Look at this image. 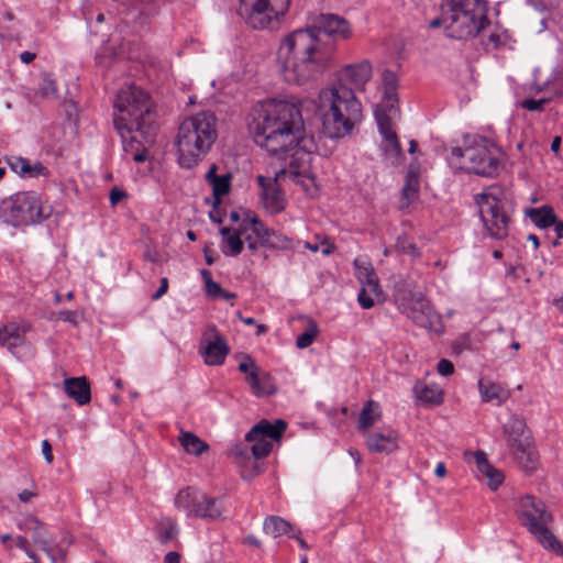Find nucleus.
<instances>
[{
    "mask_svg": "<svg viewBox=\"0 0 563 563\" xmlns=\"http://www.w3.org/2000/svg\"><path fill=\"white\" fill-rule=\"evenodd\" d=\"M526 214L540 229H547L555 223L556 216L550 206L529 208L527 209Z\"/></svg>",
    "mask_w": 563,
    "mask_h": 563,
    "instance_id": "obj_35",
    "label": "nucleus"
},
{
    "mask_svg": "<svg viewBox=\"0 0 563 563\" xmlns=\"http://www.w3.org/2000/svg\"><path fill=\"white\" fill-rule=\"evenodd\" d=\"M243 233V243H247V249L252 252H255L258 249V245L261 244V241L256 239H252L250 234L246 233V229H242Z\"/></svg>",
    "mask_w": 563,
    "mask_h": 563,
    "instance_id": "obj_55",
    "label": "nucleus"
},
{
    "mask_svg": "<svg viewBox=\"0 0 563 563\" xmlns=\"http://www.w3.org/2000/svg\"><path fill=\"white\" fill-rule=\"evenodd\" d=\"M157 533L159 542L166 544L178 536L179 528L175 520L166 518L159 522Z\"/></svg>",
    "mask_w": 563,
    "mask_h": 563,
    "instance_id": "obj_40",
    "label": "nucleus"
},
{
    "mask_svg": "<svg viewBox=\"0 0 563 563\" xmlns=\"http://www.w3.org/2000/svg\"><path fill=\"white\" fill-rule=\"evenodd\" d=\"M199 352L205 363L209 366H219L224 363L230 347L223 335L218 332L216 325L208 327L203 334Z\"/></svg>",
    "mask_w": 563,
    "mask_h": 563,
    "instance_id": "obj_17",
    "label": "nucleus"
},
{
    "mask_svg": "<svg viewBox=\"0 0 563 563\" xmlns=\"http://www.w3.org/2000/svg\"><path fill=\"white\" fill-rule=\"evenodd\" d=\"M319 332L318 324L309 319L307 329L297 338L296 345L299 349L308 347L317 338Z\"/></svg>",
    "mask_w": 563,
    "mask_h": 563,
    "instance_id": "obj_41",
    "label": "nucleus"
},
{
    "mask_svg": "<svg viewBox=\"0 0 563 563\" xmlns=\"http://www.w3.org/2000/svg\"><path fill=\"white\" fill-rule=\"evenodd\" d=\"M382 82L384 93L382 101L376 106L375 111L393 114L397 111L398 104V77L393 70L385 69L382 74Z\"/></svg>",
    "mask_w": 563,
    "mask_h": 563,
    "instance_id": "obj_20",
    "label": "nucleus"
},
{
    "mask_svg": "<svg viewBox=\"0 0 563 563\" xmlns=\"http://www.w3.org/2000/svg\"><path fill=\"white\" fill-rule=\"evenodd\" d=\"M99 48L98 51L96 52V55H95V63L96 65H102L103 64V58H104V44H106V40L103 38V34L100 35V38H99Z\"/></svg>",
    "mask_w": 563,
    "mask_h": 563,
    "instance_id": "obj_59",
    "label": "nucleus"
},
{
    "mask_svg": "<svg viewBox=\"0 0 563 563\" xmlns=\"http://www.w3.org/2000/svg\"><path fill=\"white\" fill-rule=\"evenodd\" d=\"M478 389L481 393L482 401L484 402L495 401L497 406H500L509 398L508 390L490 380L479 379Z\"/></svg>",
    "mask_w": 563,
    "mask_h": 563,
    "instance_id": "obj_32",
    "label": "nucleus"
},
{
    "mask_svg": "<svg viewBox=\"0 0 563 563\" xmlns=\"http://www.w3.org/2000/svg\"><path fill=\"white\" fill-rule=\"evenodd\" d=\"M58 89L55 79L49 74H45L34 93V101L53 100L58 97Z\"/></svg>",
    "mask_w": 563,
    "mask_h": 563,
    "instance_id": "obj_37",
    "label": "nucleus"
},
{
    "mask_svg": "<svg viewBox=\"0 0 563 563\" xmlns=\"http://www.w3.org/2000/svg\"><path fill=\"white\" fill-rule=\"evenodd\" d=\"M366 446L373 453L391 454L398 450V433L393 429L369 432L366 437Z\"/></svg>",
    "mask_w": 563,
    "mask_h": 563,
    "instance_id": "obj_21",
    "label": "nucleus"
},
{
    "mask_svg": "<svg viewBox=\"0 0 563 563\" xmlns=\"http://www.w3.org/2000/svg\"><path fill=\"white\" fill-rule=\"evenodd\" d=\"M29 330L27 325L20 324L15 321L8 322L0 327V346L7 347L8 351L14 354V350L25 342V333Z\"/></svg>",
    "mask_w": 563,
    "mask_h": 563,
    "instance_id": "obj_23",
    "label": "nucleus"
},
{
    "mask_svg": "<svg viewBox=\"0 0 563 563\" xmlns=\"http://www.w3.org/2000/svg\"><path fill=\"white\" fill-rule=\"evenodd\" d=\"M356 278L362 284V287H368L369 292L374 294L377 301H380L384 291L379 286L378 277L369 263L355 261Z\"/></svg>",
    "mask_w": 563,
    "mask_h": 563,
    "instance_id": "obj_28",
    "label": "nucleus"
},
{
    "mask_svg": "<svg viewBox=\"0 0 563 563\" xmlns=\"http://www.w3.org/2000/svg\"><path fill=\"white\" fill-rule=\"evenodd\" d=\"M64 390L79 406H84L91 400L90 385L85 376L64 379Z\"/></svg>",
    "mask_w": 563,
    "mask_h": 563,
    "instance_id": "obj_26",
    "label": "nucleus"
},
{
    "mask_svg": "<svg viewBox=\"0 0 563 563\" xmlns=\"http://www.w3.org/2000/svg\"><path fill=\"white\" fill-rule=\"evenodd\" d=\"M305 247L310 250L313 253L321 252L323 255H329L333 252L334 246L329 243L327 240H323L321 243H311L306 242Z\"/></svg>",
    "mask_w": 563,
    "mask_h": 563,
    "instance_id": "obj_47",
    "label": "nucleus"
},
{
    "mask_svg": "<svg viewBox=\"0 0 563 563\" xmlns=\"http://www.w3.org/2000/svg\"><path fill=\"white\" fill-rule=\"evenodd\" d=\"M228 508L225 499L222 497H212L202 493V500L199 504L195 518L206 521H223L227 519Z\"/></svg>",
    "mask_w": 563,
    "mask_h": 563,
    "instance_id": "obj_22",
    "label": "nucleus"
},
{
    "mask_svg": "<svg viewBox=\"0 0 563 563\" xmlns=\"http://www.w3.org/2000/svg\"><path fill=\"white\" fill-rule=\"evenodd\" d=\"M264 532L273 538H278L282 536H290L294 528L285 519L278 516H268L265 518L263 523Z\"/></svg>",
    "mask_w": 563,
    "mask_h": 563,
    "instance_id": "obj_34",
    "label": "nucleus"
},
{
    "mask_svg": "<svg viewBox=\"0 0 563 563\" xmlns=\"http://www.w3.org/2000/svg\"><path fill=\"white\" fill-rule=\"evenodd\" d=\"M231 175L224 174L221 175L219 178L214 179L210 185L212 187V194L216 199V202H220V198L223 195H227L230 191L231 188Z\"/></svg>",
    "mask_w": 563,
    "mask_h": 563,
    "instance_id": "obj_42",
    "label": "nucleus"
},
{
    "mask_svg": "<svg viewBox=\"0 0 563 563\" xmlns=\"http://www.w3.org/2000/svg\"><path fill=\"white\" fill-rule=\"evenodd\" d=\"M319 110L323 132L331 139L350 135L363 119L362 104L355 91L342 84L320 91Z\"/></svg>",
    "mask_w": 563,
    "mask_h": 563,
    "instance_id": "obj_3",
    "label": "nucleus"
},
{
    "mask_svg": "<svg viewBox=\"0 0 563 563\" xmlns=\"http://www.w3.org/2000/svg\"><path fill=\"white\" fill-rule=\"evenodd\" d=\"M504 433L509 449L517 446L518 443H523L522 441L526 439H533L531 432L527 429L525 419L519 416H511L509 418L504 426Z\"/></svg>",
    "mask_w": 563,
    "mask_h": 563,
    "instance_id": "obj_27",
    "label": "nucleus"
},
{
    "mask_svg": "<svg viewBox=\"0 0 563 563\" xmlns=\"http://www.w3.org/2000/svg\"><path fill=\"white\" fill-rule=\"evenodd\" d=\"M475 462L477 465L478 472L487 478V484L490 489L496 490L504 482L505 476L501 471L494 467L487 460V456L484 452L478 451L475 454Z\"/></svg>",
    "mask_w": 563,
    "mask_h": 563,
    "instance_id": "obj_31",
    "label": "nucleus"
},
{
    "mask_svg": "<svg viewBox=\"0 0 563 563\" xmlns=\"http://www.w3.org/2000/svg\"><path fill=\"white\" fill-rule=\"evenodd\" d=\"M222 236L221 251L225 256L235 257L241 254L243 250V233L242 230H235L228 227L220 229Z\"/></svg>",
    "mask_w": 563,
    "mask_h": 563,
    "instance_id": "obj_30",
    "label": "nucleus"
},
{
    "mask_svg": "<svg viewBox=\"0 0 563 563\" xmlns=\"http://www.w3.org/2000/svg\"><path fill=\"white\" fill-rule=\"evenodd\" d=\"M287 428V423L283 419H276L271 422L262 419L254 424L245 434V440L252 443L251 450L256 459L267 456L272 449V441H278Z\"/></svg>",
    "mask_w": 563,
    "mask_h": 563,
    "instance_id": "obj_13",
    "label": "nucleus"
},
{
    "mask_svg": "<svg viewBox=\"0 0 563 563\" xmlns=\"http://www.w3.org/2000/svg\"><path fill=\"white\" fill-rule=\"evenodd\" d=\"M21 531L31 533L33 542L42 550L47 551L49 541L46 539V530L44 525L34 516H26L18 523Z\"/></svg>",
    "mask_w": 563,
    "mask_h": 563,
    "instance_id": "obj_29",
    "label": "nucleus"
},
{
    "mask_svg": "<svg viewBox=\"0 0 563 563\" xmlns=\"http://www.w3.org/2000/svg\"><path fill=\"white\" fill-rule=\"evenodd\" d=\"M374 114L378 131L384 140L380 148L384 153L385 159L391 165H398L405 155L398 136L391 125V114H387L382 111H375Z\"/></svg>",
    "mask_w": 563,
    "mask_h": 563,
    "instance_id": "obj_16",
    "label": "nucleus"
},
{
    "mask_svg": "<svg viewBox=\"0 0 563 563\" xmlns=\"http://www.w3.org/2000/svg\"><path fill=\"white\" fill-rule=\"evenodd\" d=\"M10 166L16 174L25 176V173H27L29 168V159L23 157H15L12 162H10Z\"/></svg>",
    "mask_w": 563,
    "mask_h": 563,
    "instance_id": "obj_50",
    "label": "nucleus"
},
{
    "mask_svg": "<svg viewBox=\"0 0 563 563\" xmlns=\"http://www.w3.org/2000/svg\"><path fill=\"white\" fill-rule=\"evenodd\" d=\"M372 77V65L368 60L344 66L338 75L335 85H344L349 88L363 90Z\"/></svg>",
    "mask_w": 563,
    "mask_h": 563,
    "instance_id": "obj_19",
    "label": "nucleus"
},
{
    "mask_svg": "<svg viewBox=\"0 0 563 563\" xmlns=\"http://www.w3.org/2000/svg\"><path fill=\"white\" fill-rule=\"evenodd\" d=\"M379 419L380 411L378 404L373 400H368L361 410L357 428L361 431H366Z\"/></svg>",
    "mask_w": 563,
    "mask_h": 563,
    "instance_id": "obj_36",
    "label": "nucleus"
},
{
    "mask_svg": "<svg viewBox=\"0 0 563 563\" xmlns=\"http://www.w3.org/2000/svg\"><path fill=\"white\" fill-rule=\"evenodd\" d=\"M523 443L510 449L519 465L527 472H533L539 465V454L536 449L533 439H526Z\"/></svg>",
    "mask_w": 563,
    "mask_h": 563,
    "instance_id": "obj_25",
    "label": "nucleus"
},
{
    "mask_svg": "<svg viewBox=\"0 0 563 563\" xmlns=\"http://www.w3.org/2000/svg\"><path fill=\"white\" fill-rule=\"evenodd\" d=\"M206 294L212 298H220V294L222 292V287L219 283L213 280H207V286L205 287Z\"/></svg>",
    "mask_w": 563,
    "mask_h": 563,
    "instance_id": "obj_54",
    "label": "nucleus"
},
{
    "mask_svg": "<svg viewBox=\"0 0 563 563\" xmlns=\"http://www.w3.org/2000/svg\"><path fill=\"white\" fill-rule=\"evenodd\" d=\"M42 453L45 457V461L51 464L53 462V453H52V445L48 442V440H44L42 442Z\"/></svg>",
    "mask_w": 563,
    "mask_h": 563,
    "instance_id": "obj_60",
    "label": "nucleus"
},
{
    "mask_svg": "<svg viewBox=\"0 0 563 563\" xmlns=\"http://www.w3.org/2000/svg\"><path fill=\"white\" fill-rule=\"evenodd\" d=\"M164 562L165 563H180V554L175 551L168 552L165 554Z\"/></svg>",
    "mask_w": 563,
    "mask_h": 563,
    "instance_id": "obj_62",
    "label": "nucleus"
},
{
    "mask_svg": "<svg viewBox=\"0 0 563 563\" xmlns=\"http://www.w3.org/2000/svg\"><path fill=\"white\" fill-rule=\"evenodd\" d=\"M113 124L118 133H130L133 126H139L151 142L158 133L157 112L148 93L131 85L122 88L115 96Z\"/></svg>",
    "mask_w": 563,
    "mask_h": 563,
    "instance_id": "obj_4",
    "label": "nucleus"
},
{
    "mask_svg": "<svg viewBox=\"0 0 563 563\" xmlns=\"http://www.w3.org/2000/svg\"><path fill=\"white\" fill-rule=\"evenodd\" d=\"M40 175H47V169L40 162L31 163L29 161L27 173H25L24 177H37Z\"/></svg>",
    "mask_w": 563,
    "mask_h": 563,
    "instance_id": "obj_51",
    "label": "nucleus"
},
{
    "mask_svg": "<svg viewBox=\"0 0 563 563\" xmlns=\"http://www.w3.org/2000/svg\"><path fill=\"white\" fill-rule=\"evenodd\" d=\"M239 371L245 374V382L256 397L271 396L276 391L272 376L262 371L249 354L243 356L239 364Z\"/></svg>",
    "mask_w": 563,
    "mask_h": 563,
    "instance_id": "obj_15",
    "label": "nucleus"
},
{
    "mask_svg": "<svg viewBox=\"0 0 563 563\" xmlns=\"http://www.w3.org/2000/svg\"><path fill=\"white\" fill-rule=\"evenodd\" d=\"M123 8V11H137L140 14H148L150 0H112Z\"/></svg>",
    "mask_w": 563,
    "mask_h": 563,
    "instance_id": "obj_43",
    "label": "nucleus"
},
{
    "mask_svg": "<svg viewBox=\"0 0 563 563\" xmlns=\"http://www.w3.org/2000/svg\"><path fill=\"white\" fill-rule=\"evenodd\" d=\"M395 303L400 313L410 319L417 327L428 329L438 334L444 330L441 316L433 309L422 291L415 290L412 280H404L395 288Z\"/></svg>",
    "mask_w": 563,
    "mask_h": 563,
    "instance_id": "obj_9",
    "label": "nucleus"
},
{
    "mask_svg": "<svg viewBox=\"0 0 563 563\" xmlns=\"http://www.w3.org/2000/svg\"><path fill=\"white\" fill-rule=\"evenodd\" d=\"M413 393L416 398L426 405L438 406L443 401V391L437 385L417 383Z\"/></svg>",
    "mask_w": 563,
    "mask_h": 563,
    "instance_id": "obj_33",
    "label": "nucleus"
},
{
    "mask_svg": "<svg viewBox=\"0 0 563 563\" xmlns=\"http://www.w3.org/2000/svg\"><path fill=\"white\" fill-rule=\"evenodd\" d=\"M202 490L191 486L180 489L174 499L175 507L184 511L187 517L195 518L202 500Z\"/></svg>",
    "mask_w": 563,
    "mask_h": 563,
    "instance_id": "obj_24",
    "label": "nucleus"
},
{
    "mask_svg": "<svg viewBox=\"0 0 563 563\" xmlns=\"http://www.w3.org/2000/svg\"><path fill=\"white\" fill-rule=\"evenodd\" d=\"M128 197V192L124 189L117 186L111 188L109 192V200L112 206L119 205L120 202L126 200Z\"/></svg>",
    "mask_w": 563,
    "mask_h": 563,
    "instance_id": "obj_48",
    "label": "nucleus"
},
{
    "mask_svg": "<svg viewBox=\"0 0 563 563\" xmlns=\"http://www.w3.org/2000/svg\"><path fill=\"white\" fill-rule=\"evenodd\" d=\"M57 319L75 324L77 321V313L70 310H62L57 313Z\"/></svg>",
    "mask_w": 563,
    "mask_h": 563,
    "instance_id": "obj_57",
    "label": "nucleus"
},
{
    "mask_svg": "<svg viewBox=\"0 0 563 563\" xmlns=\"http://www.w3.org/2000/svg\"><path fill=\"white\" fill-rule=\"evenodd\" d=\"M122 141V146L125 155L130 156L136 163H143L147 159L150 147L155 143L157 133H155L147 142L146 135L139 126H133L130 133H118Z\"/></svg>",
    "mask_w": 563,
    "mask_h": 563,
    "instance_id": "obj_18",
    "label": "nucleus"
},
{
    "mask_svg": "<svg viewBox=\"0 0 563 563\" xmlns=\"http://www.w3.org/2000/svg\"><path fill=\"white\" fill-rule=\"evenodd\" d=\"M264 244L271 249L290 251L295 249L296 241L284 233L272 231Z\"/></svg>",
    "mask_w": 563,
    "mask_h": 563,
    "instance_id": "obj_39",
    "label": "nucleus"
},
{
    "mask_svg": "<svg viewBox=\"0 0 563 563\" xmlns=\"http://www.w3.org/2000/svg\"><path fill=\"white\" fill-rule=\"evenodd\" d=\"M249 123L257 146L283 162L282 175L288 174L306 185L312 180L311 163L318 146L307 136L299 103L286 99H266L253 106Z\"/></svg>",
    "mask_w": 563,
    "mask_h": 563,
    "instance_id": "obj_1",
    "label": "nucleus"
},
{
    "mask_svg": "<svg viewBox=\"0 0 563 563\" xmlns=\"http://www.w3.org/2000/svg\"><path fill=\"white\" fill-rule=\"evenodd\" d=\"M377 298L369 292L368 287H362L357 294V301L363 309H371L375 305Z\"/></svg>",
    "mask_w": 563,
    "mask_h": 563,
    "instance_id": "obj_46",
    "label": "nucleus"
},
{
    "mask_svg": "<svg viewBox=\"0 0 563 563\" xmlns=\"http://www.w3.org/2000/svg\"><path fill=\"white\" fill-rule=\"evenodd\" d=\"M168 290V279L166 277L161 278V285L158 289L152 295V300L161 299Z\"/></svg>",
    "mask_w": 563,
    "mask_h": 563,
    "instance_id": "obj_58",
    "label": "nucleus"
},
{
    "mask_svg": "<svg viewBox=\"0 0 563 563\" xmlns=\"http://www.w3.org/2000/svg\"><path fill=\"white\" fill-rule=\"evenodd\" d=\"M8 214L13 225H29L48 218L49 212L43 207L35 192H20L9 202Z\"/></svg>",
    "mask_w": 563,
    "mask_h": 563,
    "instance_id": "obj_12",
    "label": "nucleus"
},
{
    "mask_svg": "<svg viewBox=\"0 0 563 563\" xmlns=\"http://www.w3.org/2000/svg\"><path fill=\"white\" fill-rule=\"evenodd\" d=\"M396 247L400 253L410 255L412 257H419L421 254L417 245L412 243L406 235L397 238Z\"/></svg>",
    "mask_w": 563,
    "mask_h": 563,
    "instance_id": "obj_44",
    "label": "nucleus"
},
{
    "mask_svg": "<svg viewBox=\"0 0 563 563\" xmlns=\"http://www.w3.org/2000/svg\"><path fill=\"white\" fill-rule=\"evenodd\" d=\"M501 196V190L492 189L475 197L485 229L495 240H503L508 235L510 222L506 201Z\"/></svg>",
    "mask_w": 563,
    "mask_h": 563,
    "instance_id": "obj_11",
    "label": "nucleus"
},
{
    "mask_svg": "<svg viewBox=\"0 0 563 563\" xmlns=\"http://www.w3.org/2000/svg\"><path fill=\"white\" fill-rule=\"evenodd\" d=\"M289 178L296 184L301 185L305 190H309L310 186L314 184V177L312 176V180H306V185L296 181L290 175L283 174L282 175V168L276 172L275 178H266L264 176H258V185L262 189L261 191V198L263 207L272 214H276L282 212L285 209L286 206V199L284 194L282 192L278 180Z\"/></svg>",
    "mask_w": 563,
    "mask_h": 563,
    "instance_id": "obj_14",
    "label": "nucleus"
},
{
    "mask_svg": "<svg viewBox=\"0 0 563 563\" xmlns=\"http://www.w3.org/2000/svg\"><path fill=\"white\" fill-rule=\"evenodd\" d=\"M501 150L489 139L481 135L463 137L462 146H454L448 157L451 167L482 177H495L501 166Z\"/></svg>",
    "mask_w": 563,
    "mask_h": 563,
    "instance_id": "obj_5",
    "label": "nucleus"
},
{
    "mask_svg": "<svg viewBox=\"0 0 563 563\" xmlns=\"http://www.w3.org/2000/svg\"><path fill=\"white\" fill-rule=\"evenodd\" d=\"M506 43V35L499 34V33H492L489 34L487 42H486V48L487 49H496L500 46L505 45Z\"/></svg>",
    "mask_w": 563,
    "mask_h": 563,
    "instance_id": "obj_49",
    "label": "nucleus"
},
{
    "mask_svg": "<svg viewBox=\"0 0 563 563\" xmlns=\"http://www.w3.org/2000/svg\"><path fill=\"white\" fill-rule=\"evenodd\" d=\"M179 441L184 450L189 454L200 455L209 449L206 442L191 432H183Z\"/></svg>",
    "mask_w": 563,
    "mask_h": 563,
    "instance_id": "obj_38",
    "label": "nucleus"
},
{
    "mask_svg": "<svg viewBox=\"0 0 563 563\" xmlns=\"http://www.w3.org/2000/svg\"><path fill=\"white\" fill-rule=\"evenodd\" d=\"M438 373L442 376H449L454 372V365L451 361L442 358L437 365Z\"/></svg>",
    "mask_w": 563,
    "mask_h": 563,
    "instance_id": "obj_53",
    "label": "nucleus"
},
{
    "mask_svg": "<svg viewBox=\"0 0 563 563\" xmlns=\"http://www.w3.org/2000/svg\"><path fill=\"white\" fill-rule=\"evenodd\" d=\"M446 36L460 41L475 37L489 24L486 0H443Z\"/></svg>",
    "mask_w": 563,
    "mask_h": 563,
    "instance_id": "obj_7",
    "label": "nucleus"
},
{
    "mask_svg": "<svg viewBox=\"0 0 563 563\" xmlns=\"http://www.w3.org/2000/svg\"><path fill=\"white\" fill-rule=\"evenodd\" d=\"M36 55L35 53L24 51L20 54V59L24 64H30L35 59Z\"/></svg>",
    "mask_w": 563,
    "mask_h": 563,
    "instance_id": "obj_64",
    "label": "nucleus"
},
{
    "mask_svg": "<svg viewBox=\"0 0 563 563\" xmlns=\"http://www.w3.org/2000/svg\"><path fill=\"white\" fill-rule=\"evenodd\" d=\"M514 511L520 525L525 527L545 550L563 556V543L550 529L553 522V516L541 499L532 495L520 496L515 499Z\"/></svg>",
    "mask_w": 563,
    "mask_h": 563,
    "instance_id": "obj_8",
    "label": "nucleus"
},
{
    "mask_svg": "<svg viewBox=\"0 0 563 563\" xmlns=\"http://www.w3.org/2000/svg\"><path fill=\"white\" fill-rule=\"evenodd\" d=\"M352 35L350 22L334 13H320L311 18L305 29L289 33L280 43L278 59L287 81L303 84L314 78L332 60L333 44L324 37L347 40Z\"/></svg>",
    "mask_w": 563,
    "mask_h": 563,
    "instance_id": "obj_2",
    "label": "nucleus"
},
{
    "mask_svg": "<svg viewBox=\"0 0 563 563\" xmlns=\"http://www.w3.org/2000/svg\"><path fill=\"white\" fill-rule=\"evenodd\" d=\"M216 139V118L212 113L200 112L185 119L176 139L179 165L188 169L197 165Z\"/></svg>",
    "mask_w": 563,
    "mask_h": 563,
    "instance_id": "obj_6",
    "label": "nucleus"
},
{
    "mask_svg": "<svg viewBox=\"0 0 563 563\" xmlns=\"http://www.w3.org/2000/svg\"><path fill=\"white\" fill-rule=\"evenodd\" d=\"M544 103V99H526L522 101L521 107L529 111H542Z\"/></svg>",
    "mask_w": 563,
    "mask_h": 563,
    "instance_id": "obj_52",
    "label": "nucleus"
},
{
    "mask_svg": "<svg viewBox=\"0 0 563 563\" xmlns=\"http://www.w3.org/2000/svg\"><path fill=\"white\" fill-rule=\"evenodd\" d=\"M290 0H239L238 14L255 30H274L288 11Z\"/></svg>",
    "mask_w": 563,
    "mask_h": 563,
    "instance_id": "obj_10",
    "label": "nucleus"
},
{
    "mask_svg": "<svg viewBox=\"0 0 563 563\" xmlns=\"http://www.w3.org/2000/svg\"><path fill=\"white\" fill-rule=\"evenodd\" d=\"M16 545L23 550L31 559H34L35 555L33 552L30 551V542L29 540L23 536H18L15 538Z\"/></svg>",
    "mask_w": 563,
    "mask_h": 563,
    "instance_id": "obj_56",
    "label": "nucleus"
},
{
    "mask_svg": "<svg viewBox=\"0 0 563 563\" xmlns=\"http://www.w3.org/2000/svg\"><path fill=\"white\" fill-rule=\"evenodd\" d=\"M217 165L212 164L209 168V170L206 174V180L211 184L214 179L219 178L220 176L217 175Z\"/></svg>",
    "mask_w": 563,
    "mask_h": 563,
    "instance_id": "obj_63",
    "label": "nucleus"
},
{
    "mask_svg": "<svg viewBox=\"0 0 563 563\" xmlns=\"http://www.w3.org/2000/svg\"><path fill=\"white\" fill-rule=\"evenodd\" d=\"M300 530H292V532L290 533L289 538H292V539H296L299 543V547L303 550H308L309 549V545L307 544V542L300 538Z\"/></svg>",
    "mask_w": 563,
    "mask_h": 563,
    "instance_id": "obj_61",
    "label": "nucleus"
},
{
    "mask_svg": "<svg viewBox=\"0 0 563 563\" xmlns=\"http://www.w3.org/2000/svg\"><path fill=\"white\" fill-rule=\"evenodd\" d=\"M251 230L256 235V238L261 241V244H264L266 238L271 234V230H268L265 224L258 220L257 218H253L251 221Z\"/></svg>",
    "mask_w": 563,
    "mask_h": 563,
    "instance_id": "obj_45",
    "label": "nucleus"
}]
</instances>
